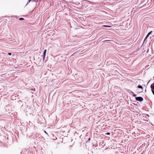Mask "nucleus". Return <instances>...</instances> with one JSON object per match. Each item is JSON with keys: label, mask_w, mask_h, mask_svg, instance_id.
Segmentation results:
<instances>
[{"label": "nucleus", "mask_w": 154, "mask_h": 154, "mask_svg": "<svg viewBox=\"0 0 154 154\" xmlns=\"http://www.w3.org/2000/svg\"><path fill=\"white\" fill-rule=\"evenodd\" d=\"M135 99L137 101L141 102L143 100V99L141 97H136Z\"/></svg>", "instance_id": "nucleus-1"}, {"label": "nucleus", "mask_w": 154, "mask_h": 154, "mask_svg": "<svg viewBox=\"0 0 154 154\" xmlns=\"http://www.w3.org/2000/svg\"><path fill=\"white\" fill-rule=\"evenodd\" d=\"M150 87L152 89V92L154 95V85L153 84H152L150 86Z\"/></svg>", "instance_id": "nucleus-2"}, {"label": "nucleus", "mask_w": 154, "mask_h": 154, "mask_svg": "<svg viewBox=\"0 0 154 154\" xmlns=\"http://www.w3.org/2000/svg\"><path fill=\"white\" fill-rule=\"evenodd\" d=\"M46 52V50L45 49V50H44V52L43 55V60H45V57Z\"/></svg>", "instance_id": "nucleus-3"}, {"label": "nucleus", "mask_w": 154, "mask_h": 154, "mask_svg": "<svg viewBox=\"0 0 154 154\" xmlns=\"http://www.w3.org/2000/svg\"><path fill=\"white\" fill-rule=\"evenodd\" d=\"M103 26L104 27H111L110 26H107V25H103Z\"/></svg>", "instance_id": "nucleus-4"}, {"label": "nucleus", "mask_w": 154, "mask_h": 154, "mask_svg": "<svg viewBox=\"0 0 154 154\" xmlns=\"http://www.w3.org/2000/svg\"><path fill=\"white\" fill-rule=\"evenodd\" d=\"M137 87L140 88H143L141 85H139Z\"/></svg>", "instance_id": "nucleus-5"}, {"label": "nucleus", "mask_w": 154, "mask_h": 154, "mask_svg": "<svg viewBox=\"0 0 154 154\" xmlns=\"http://www.w3.org/2000/svg\"><path fill=\"white\" fill-rule=\"evenodd\" d=\"M24 20V19L23 18H20L19 19V20Z\"/></svg>", "instance_id": "nucleus-6"}, {"label": "nucleus", "mask_w": 154, "mask_h": 154, "mask_svg": "<svg viewBox=\"0 0 154 154\" xmlns=\"http://www.w3.org/2000/svg\"><path fill=\"white\" fill-rule=\"evenodd\" d=\"M149 35H148V34L147 35H146V38H145V39H146V38H147L148 37V36H149Z\"/></svg>", "instance_id": "nucleus-7"}, {"label": "nucleus", "mask_w": 154, "mask_h": 154, "mask_svg": "<svg viewBox=\"0 0 154 154\" xmlns=\"http://www.w3.org/2000/svg\"><path fill=\"white\" fill-rule=\"evenodd\" d=\"M106 134V135H110V133L109 132H108L107 133H106V134Z\"/></svg>", "instance_id": "nucleus-8"}, {"label": "nucleus", "mask_w": 154, "mask_h": 154, "mask_svg": "<svg viewBox=\"0 0 154 154\" xmlns=\"http://www.w3.org/2000/svg\"><path fill=\"white\" fill-rule=\"evenodd\" d=\"M152 32V31H151V32H149V33H148V35H150L151 33Z\"/></svg>", "instance_id": "nucleus-9"}, {"label": "nucleus", "mask_w": 154, "mask_h": 154, "mask_svg": "<svg viewBox=\"0 0 154 154\" xmlns=\"http://www.w3.org/2000/svg\"><path fill=\"white\" fill-rule=\"evenodd\" d=\"M133 96V97H135L136 96V95L135 94H134Z\"/></svg>", "instance_id": "nucleus-10"}, {"label": "nucleus", "mask_w": 154, "mask_h": 154, "mask_svg": "<svg viewBox=\"0 0 154 154\" xmlns=\"http://www.w3.org/2000/svg\"><path fill=\"white\" fill-rule=\"evenodd\" d=\"M8 54L9 55H11V53H8Z\"/></svg>", "instance_id": "nucleus-11"}, {"label": "nucleus", "mask_w": 154, "mask_h": 154, "mask_svg": "<svg viewBox=\"0 0 154 154\" xmlns=\"http://www.w3.org/2000/svg\"><path fill=\"white\" fill-rule=\"evenodd\" d=\"M31 90H32V91H35V88H34V89H31Z\"/></svg>", "instance_id": "nucleus-12"}, {"label": "nucleus", "mask_w": 154, "mask_h": 154, "mask_svg": "<svg viewBox=\"0 0 154 154\" xmlns=\"http://www.w3.org/2000/svg\"><path fill=\"white\" fill-rule=\"evenodd\" d=\"M31 0H29V2H30V1H31Z\"/></svg>", "instance_id": "nucleus-13"}, {"label": "nucleus", "mask_w": 154, "mask_h": 154, "mask_svg": "<svg viewBox=\"0 0 154 154\" xmlns=\"http://www.w3.org/2000/svg\"><path fill=\"white\" fill-rule=\"evenodd\" d=\"M88 140H90V138H89L88 139Z\"/></svg>", "instance_id": "nucleus-14"}, {"label": "nucleus", "mask_w": 154, "mask_h": 154, "mask_svg": "<svg viewBox=\"0 0 154 154\" xmlns=\"http://www.w3.org/2000/svg\"><path fill=\"white\" fill-rule=\"evenodd\" d=\"M45 133H46L47 134V133L45 131Z\"/></svg>", "instance_id": "nucleus-15"}, {"label": "nucleus", "mask_w": 154, "mask_h": 154, "mask_svg": "<svg viewBox=\"0 0 154 154\" xmlns=\"http://www.w3.org/2000/svg\"><path fill=\"white\" fill-rule=\"evenodd\" d=\"M153 78H154V76H153Z\"/></svg>", "instance_id": "nucleus-16"}]
</instances>
